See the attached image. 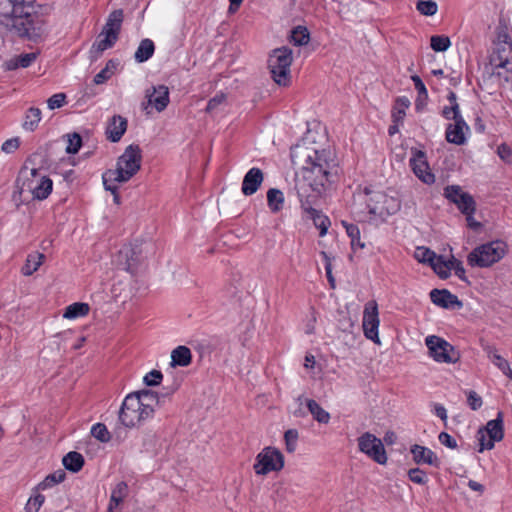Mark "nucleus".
<instances>
[{
    "mask_svg": "<svg viewBox=\"0 0 512 512\" xmlns=\"http://www.w3.org/2000/svg\"><path fill=\"white\" fill-rule=\"evenodd\" d=\"M291 161L301 169L302 176L295 182L301 210L317 207L325 192L339 178V166L329 150H317L305 143L290 150Z\"/></svg>",
    "mask_w": 512,
    "mask_h": 512,
    "instance_id": "nucleus-1",
    "label": "nucleus"
},
{
    "mask_svg": "<svg viewBox=\"0 0 512 512\" xmlns=\"http://www.w3.org/2000/svg\"><path fill=\"white\" fill-rule=\"evenodd\" d=\"M11 11L0 15V24L22 39L39 42L48 33L43 14L36 10L35 0H9Z\"/></svg>",
    "mask_w": 512,
    "mask_h": 512,
    "instance_id": "nucleus-2",
    "label": "nucleus"
},
{
    "mask_svg": "<svg viewBox=\"0 0 512 512\" xmlns=\"http://www.w3.org/2000/svg\"><path fill=\"white\" fill-rule=\"evenodd\" d=\"M142 151L139 145H129L123 154L118 157L115 169H109L103 173L105 181H117L125 183L129 181L141 168Z\"/></svg>",
    "mask_w": 512,
    "mask_h": 512,
    "instance_id": "nucleus-3",
    "label": "nucleus"
},
{
    "mask_svg": "<svg viewBox=\"0 0 512 512\" xmlns=\"http://www.w3.org/2000/svg\"><path fill=\"white\" fill-rule=\"evenodd\" d=\"M293 62V52L289 47L283 46L272 50L268 59V68L271 77L279 86H289L291 83L290 67Z\"/></svg>",
    "mask_w": 512,
    "mask_h": 512,
    "instance_id": "nucleus-4",
    "label": "nucleus"
},
{
    "mask_svg": "<svg viewBox=\"0 0 512 512\" xmlns=\"http://www.w3.org/2000/svg\"><path fill=\"white\" fill-rule=\"evenodd\" d=\"M507 245L505 242L496 240L482 244L467 257V262L472 267H489L500 261L506 254Z\"/></svg>",
    "mask_w": 512,
    "mask_h": 512,
    "instance_id": "nucleus-5",
    "label": "nucleus"
},
{
    "mask_svg": "<svg viewBox=\"0 0 512 512\" xmlns=\"http://www.w3.org/2000/svg\"><path fill=\"white\" fill-rule=\"evenodd\" d=\"M476 438L479 443L478 452L493 449L495 442L504 438L503 412L499 411L495 419L489 420L484 427L479 428Z\"/></svg>",
    "mask_w": 512,
    "mask_h": 512,
    "instance_id": "nucleus-6",
    "label": "nucleus"
},
{
    "mask_svg": "<svg viewBox=\"0 0 512 512\" xmlns=\"http://www.w3.org/2000/svg\"><path fill=\"white\" fill-rule=\"evenodd\" d=\"M284 467V456L274 447H265L256 457L253 469L257 475L278 472Z\"/></svg>",
    "mask_w": 512,
    "mask_h": 512,
    "instance_id": "nucleus-7",
    "label": "nucleus"
},
{
    "mask_svg": "<svg viewBox=\"0 0 512 512\" xmlns=\"http://www.w3.org/2000/svg\"><path fill=\"white\" fill-rule=\"evenodd\" d=\"M425 342L430 356L437 362L456 363L460 359L459 352L443 338L432 335Z\"/></svg>",
    "mask_w": 512,
    "mask_h": 512,
    "instance_id": "nucleus-8",
    "label": "nucleus"
},
{
    "mask_svg": "<svg viewBox=\"0 0 512 512\" xmlns=\"http://www.w3.org/2000/svg\"><path fill=\"white\" fill-rule=\"evenodd\" d=\"M144 411L139 405V399L136 394H128L120 408L119 420L126 427H134L140 424L142 421L148 419V416H144Z\"/></svg>",
    "mask_w": 512,
    "mask_h": 512,
    "instance_id": "nucleus-9",
    "label": "nucleus"
},
{
    "mask_svg": "<svg viewBox=\"0 0 512 512\" xmlns=\"http://www.w3.org/2000/svg\"><path fill=\"white\" fill-rule=\"evenodd\" d=\"M359 450L379 464H385L387 456L383 443L375 435L365 432L358 438Z\"/></svg>",
    "mask_w": 512,
    "mask_h": 512,
    "instance_id": "nucleus-10",
    "label": "nucleus"
},
{
    "mask_svg": "<svg viewBox=\"0 0 512 512\" xmlns=\"http://www.w3.org/2000/svg\"><path fill=\"white\" fill-rule=\"evenodd\" d=\"M379 324L378 304L375 300H370L364 306L362 326L365 337L377 344L380 343Z\"/></svg>",
    "mask_w": 512,
    "mask_h": 512,
    "instance_id": "nucleus-11",
    "label": "nucleus"
},
{
    "mask_svg": "<svg viewBox=\"0 0 512 512\" xmlns=\"http://www.w3.org/2000/svg\"><path fill=\"white\" fill-rule=\"evenodd\" d=\"M444 196L464 215L474 214L476 210V203L473 197L464 192L458 185H448L444 188Z\"/></svg>",
    "mask_w": 512,
    "mask_h": 512,
    "instance_id": "nucleus-12",
    "label": "nucleus"
},
{
    "mask_svg": "<svg viewBox=\"0 0 512 512\" xmlns=\"http://www.w3.org/2000/svg\"><path fill=\"white\" fill-rule=\"evenodd\" d=\"M145 98L147 102L142 103L143 110L150 113L148 108L153 106L157 112H162L169 104V90L165 85L152 86L146 90Z\"/></svg>",
    "mask_w": 512,
    "mask_h": 512,
    "instance_id": "nucleus-13",
    "label": "nucleus"
},
{
    "mask_svg": "<svg viewBox=\"0 0 512 512\" xmlns=\"http://www.w3.org/2000/svg\"><path fill=\"white\" fill-rule=\"evenodd\" d=\"M409 162L410 167L419 180L425 184H433L435 182V176L429 168L426 155L423 151L416 150Z\"/></svg>",
    "mask_w": 512,
    "mask_h": 512,
    "instance_id": "nucleus-14",
    "label": "nucleus"
},
{
    "mask_svg": "<svg viewBox=\"0 0 512 512\" xmlns=\"http://www.w3.org/2000/svg\"><path fill=\"white\" fill-rule=\"evenodd\" d=\"M453 121V123H449L446 127L445 139L451 144L464 145L467 140L466 134L470 131V128L463 117Z\"/></svg>",
    "mask_w": 512,
    "mask_h": 512,
    "instance_id": "nucleus-15",
    "label": "nucleus"
},
{
    "mask_svg": "<svg viewBox=\"0 0 512 512\" xmlns=\"http://www.w3.org/2000/svg\"><path fill=\"white\" fill-rule=\"evenodd\" d=\"M512 60V43L494 44L490 64L495 69L505 68Z\"/></svg>",
    "mask_w": 512,
    "mask_h": 512,
    "instance_id": "nucleus-16",
    "label": "nucleus"
},
{
    "mask_svg": "<svg viewBox=\"0 0 512 512\" xmlns=\"http://www.w3.org/2000/svg\"><path fill=\"white\" fill-rule=\"evenodd\" d=\"M264 180V174L260 168H251L244 176L241 191L245 196H251L257 192Z\"/></svg>",
    "mask_w": 512,
    "mask_h": 512,
    "instance_id": "nucleus-17",
    "label": "nucleus"
},
{
    "mask_svg": "<svg viewBox=\"0 0 512 512\" xmlns=\"http://www.w3.org/2000/svg\"><path fill=\"white\" fill-rule=\"evenodd\" d=\"M139 399V405L142 407L144 411V416H148L151 418L155 412V407L160 405V397L159 395L148 389H144L141 391L133 392Z\"/></svg>",
    "mask_w": 512,
    "mask_h": 512,
    "instance_id": "nucleus-18",
    "label": "nucleus"
},
{
    "mask_svg": "<svg viewBox=\"0 0 512 512\" xmlns=\"http://www.w3.org/2000/svg\"><path fill=\"white\" fill-rule=\"evenodd\" d=\"M430 299L433 304L448 309L453 308L454 306L462 307L461 301H459L458 297L452 294L447 289H433L430 292Z\"/></svg>",
    "mask_w": 512,
    "mask_h": 512,
    "instance_id": "nucleus-19",
    "label": "nucleus"
},
{
    "mask_svg": "<svg viewBox=\"0 0 512 512\" xmlns=\"http://www.w3.org/2000/svg\"><path fill=\"white\" fill-rule=\"evenodd\" d=\"M127 119L120 116L114 115L108 122L106 128L107 139L111 142H118L127 130Z\"/></svg>",
    "mask_w": 512,
    "mask_h": 512,
    "instance_id": "nucleus-20",
    "label": "nucleus"
},
{
    "mask_svg": "<svg viewBox=\"0 0 512 512\" xmlns=\"http://www.w3.org/2000/svg\"><path fill=\"white\" fill-rule=\"evenodd\" d=\"M411 454L413 460L417 464H428L435 467L439 466V459L436 454L429 448L415 444L411 446Z\"/></svg>",
    "mask_w": 512,
    "mask_h": 512,
    "instance_id": "nucleus-21",
    "label": "nucleus"
},
{
    "mask_svg": "<svg viewBox=\"0 0 512 512\" xmlns=\"http://www.w3.org/2000/svg\"><path fill=\"white\" fill-rule=\"evenodd\" d=\"M34 184V180L29 181V189L32 192L33 198L37 200L46 199L52 192L53 182L47 176H42L39 180Z\"/></svg>",
    "mask_w": 512,
    "mask_h": 512,
    "instance_id": "nucleus-22",
    "label": "nucleus"
},
{
    "mask_svg": "<svg viewBox=\"0 0 512 512\" xmlns=\"http://www.w3.org/2000/svg\"><path fill=\"white\" fill-rule=\"evenodd\" d=\"M118 38L114 36L112 33L103 34L102 37H98L97 40L92 44L90 49V58L92 60H97L102 53L112 48L117 42Z\"/></svg>",
    "mask_w": 512,
    "mask_h": 512,
    "instance_id": "nucleus-23",
    "label": "nucleus"
},
{
    "mask_svg": "<svg viewBox=\"0 0 512 512\" xmlns=\"http://www.w3.org/2000/svg\"><path fill=\"white\" fill-rule=\"evenodd\" d=\"M304 214L313 221L314 226L319 229V236L324 237L331 225L330 219L322 213L317 207L303 210Z\"/></svg>",
    "mask_w": 512,
    "mask_h": 512,
    "instance_id": "nucleus-24",
    "label": "nucleus"
},
{
    "mask_svg": "<svg viewBox=\"0 0 512 512\" xmlns=\"http://www.w3.org/2000/svg\"><path fill=\"white\" fill-rule=\"evenodd\" d=\"M123 18H124V13H123L122 9H116V10L112 11L108 16V19H107L101 33L99 34V38L102 37L103 34H108V33H112L114 36H116L118 38L120 30H121Z\"/></svg>",
    "mask_w": 512,
    "mask_h": 512,
    "instance_id": "nucleus-25",
    "label": "nucleus"
},
{
    "mask_svg": "<svg viewBox=\"0 0 512 512\" xmlns=\"http://www.w3.org/2000/svg\"><path fill=\"white\" fill-rule=\"evenodd\" d=\"M37 56L38 54L35 52L24 53L6 60L3 67L6 71H13L20 67L27 68L36 60Z\"/></svg>",
    "mask_w": 512,
    "mask_h": 512,
    "instance_id": "nucleus-26",
    "label": "nucleus"
},
{
    "mask_svg": "<svg viewBox=\"0 0 512 512\" xmlns=\"http://www.w3.org/2000/svg\"><path fill=\"white\" fill-rule=\"evenodd\" d=\"M192 362L191 350L184 345L177 346L171 352V367H187Z\"/></svg>",
    "mask_w": 512,
    "mask_h": 512,
    "instance_id": "nucleus-27",
    "label": "nucleus"
},
{
    "mask_svg": "<svg viewBox=\"0 0 512 512\" xmlns=\"http://www.w3.org/2000/svg\"><path fill=\"white\" fill-rule=\"evenodd\" d=\"M119 256L121 258L125 257L126 259L124 263V270L134 273L140 261V252L135 248L128 246L120 250Z\"/></svg>",
    "mask_w": 512,
    "mask_h": 512,
    "instance_id": "nucleus-28",
    "label": "nucleus"
},
{
    "mask_svg": "<svg viewBox=\"0 0 512 512\" xmlns=\"http://www.w3.org/2000/svg\"><path fill=\"white\" fill-rule=\"evenodd\" d=\"M62 463L65 469L77 473L83 468L85 461L82 454L76 451H70L63 457Z\"/></svg>",
    "mask_w": 512,
    "mask_h": 512,
    "instance_id": "nucleus-29",
    "label": "nucleus"
},
{
    "mask_svg": "<svg viewBox=\"0 0 512 512\" xmlns=\"http://www.w3.org/2000/svg\"><path fill=\"white\" fill-rule=\"evenodd\" d=\"M154 51H155V45H154L153 41L148 38L143 39L140 42V44L134 54L135 61L138 63L146 62L153 56Z\"/></svg>",
    "mask_w": 512,
    "mask_h": 512,
    "instance_id": "nucleus-30",
    "label": "nucleus"
},
{
    "mask_svg": "<svg viewBox=\"0 0 512 512\" xmlns=\"http://www.w3.org/2000/svg\"><path fill=\"white\" fill-rule=\"evenodd\" d=\"M411 80L414 83L415 89L418 92V96L415 101V108L417 111L423 110L424 106L427 104L428 100V92L423 83L422 79L418 75L411 76Z\"/></svg>",
    "mask_w": 512,
    "mask_h": 512,
    "instance_id": "nucleus-31",
    "label": "nucleus"
},
{
    "mask_svg": "<svg viewBox=\"0 0 512 512\" xmlns=\"http://www.w3.org/2000/svg\"><path fill=\"white\" fill-rule=\"evenodd\" d=\"M41 110L36 107L29 108L24 117L22 127L24 130L33 132L37 129L39 122L41 121Z\"/></svg>",
    "mask_w": 512,
    "mask_h": 512,
    "instance_id": "nucleus-32",
    "label": "nucleus"
},
{
    "mask_svg": "<svg viewBox=\"0 0 512 512\" xmlns=\"http://www.w3.org/2000/svg\"><path fill=\"white\" fill-rule=\"evenodd\" d=\"M45 259L44 254L42 253H32L27 256L26 262L22 267V274L25 276H31L34 272H36L39 267L42 265Z\"/></svg>",
    "mask_w": 512,
    "mask_h": 512,
    "instance_id": "nucleus-33",
    "label": "nucleus"
},
{
    "mask_svg": "<svg viewBox=\"0 0 512 512\" xmlns=\"http://www.w3.org/2000/svg\"><path fill=\"white\" fill-rule=\"evenodd\" d=\"M306 406L313 419L318 423L327 424L330 420V414L324 410L315 400L307 399Z\"/></svg>",
    "mask_w": 512,
    "mask_h": 512,
    "instance_id": "nucleus-34",
    "label": "nucleus"
},
{
    "mask_svg": "<svg viewBox=\"0 0 512 512\" xmlns=\"http://www.w3.org/2000/svg\"><path fill=\"white\" fill-rule=\"evenodd\" d=\"M267 204L273 213H277L282 210L284 204L283 192L277 188L269 189L267 192Z\"/></svg>",
    "mask_w": 512,
    "mask_h": 512,
    "instance_id": "nucleus-35",
    "label": "nucleus"
},
{
    "mask_svg": "<svg viewBox=\"0 0 512 512\" xmlns=\"http://www.w3.org/2000/svg\"><path fill=\"white\" fill-rule=\"evenodd\" d=\"M90 307L87 303L75 302L66 307L63 317L66 319H76L86 316L89 313Z\"/></svg>",
    "mask_w": 512,
    "mask_h": 512,
    "instance_id": "nucleus-36",
    "label": "nucleus"
},
{
    "mask_svg": "<svg viewBox=\"0 0 512 512\" xmlns=\"http://www.w3.org/2000/svg\"><path fill=\"white\" fill-rule=\"evenodd\" d=\"M342 225L344 226L347 235L351 239V247L353 250L359 248L362 249L365 247V244L361 242L360 239V230L357 225L348 223L346 221H342Z\"/></svg>",
    "mask_w": 512,
    "mask_h": 512,
    "instance_id": "nucleus-37",
    "label": "nucleus"
},
{
    "mask_svg": "<svg viewBox=\"0 0 512 512\" xmlns=\"http://www.w3.org/2000/svg\"><path fill=\"white\" fill-rule=\"evenodd\" d=\"M450 259L445 260L442 255H438L430 266L434 272L441 278L447 279L450 276Z\"/></svg>",
    "mask_w": 512,
    "mask_h": 512,
    "instance_id": "nucleus-38",
    "label": "nucleus"
},
{
    "mask_svg": "<svg viewBox=\"0 0 512 512\" xmlns=\"http://www.w3.org/2000/svg\"><path fill=\"white\" fill-rule=\"evenodd\" d=\"M310 33L304 26H297L291 31V42L296 46L308 44Z\"/></svg>",
    "mask_w": 512,
    "mask_h": 512,
    "instance_id": "nucleus-39",
    "label": "nucleus"
},
{
    "mask_svg": "<svg viewBox=\"0 0 512 512\" xmlns=\"http://www.w3.org/2000/svg\"><path fill=\"white\" fill-rule=\"evenodd\" d=\"M484 350L487 352L489 359L499 370L502 372L504 370H509V362L498 353L496 348L486 346Z\"/></svg>",
    "mask_w": 512,
    "mask_h": 512,
    "instance_id": "nucleus-40",
    "label": "nucleus"
},
{
    "mask_svg": "<svg viewBox=\"0 0 512 512\" xmlns=\"http://www.w3.org/2000/svg\"><path fill=\"white\" fill-rule=\"evenodd\" d=\"M65 477H66L65 471L62 469H59V470L55 471L54 473L46 476L45 479L41 483H39L38 487L42 490H45V489L50 488L58 483L63 482Z\"/></svg>",
    "mask_w": 512,
    "mask_h": 512,
    "instance_id": "nucleus-41",
    "label": "nucleus"
},
{
    "mask_svg": "<svg viewBox=\"0 0 512 512\" xmlns=\"http://www.w3.org/2000/svg\"><path fill=\"white\" fill-rule=\"evenodd\" d=\"M450 45V39L445 35H433L430 39V46L435 52H444Z\"/></svg>",
    "mask_w": 512,
    "mask_h": 512,
    "instance_id": "nucleus-42",
    "label": "nucleus"
},
{
    "mask_svg": "<svg viewBox=\"0 0 512 512\" xmlns=\"http://www.w3.org/2000/svg\"><path fill=\"white\" fill-rule=\"evenodd\" d=\"M91 434L102 443H107L111 439L110 432L108 431L106 425L102 423L94 424L91 428Z\"/></svg>",
    "mask_w": 512,
    "mask_h": 512,
    "instance_id": "nucleus-43",
    "label": "nucleus"
},
{
    "mask_svg": "<svg viewBox=\"0 0 512 512\" xmlns=\"http://www.w3.org/2000/svg\"><path fill=\"white\" fill-rule=\"evenodd\" d=\"M416 8L422 15L433 16L436 14L438 6L437 3L432 0H419L416 4Z\"/></svg>",
    "mask_w": 512,
    "mask_h": 512,
    "instance_id": "nucleus-44",
    "label": "nucleus"
},
{
    "mask_svg": "<svg viewBox=\"0 0 512 512\" xmlns=\"http://www.w3.org/2000/svg\"><path fill=\"white\" fill-rule=\"evenodd\" d=\"M438 255L426 247H418L415 251V258L421 263L431 264Z\"/></svg>",
    "mask_w": 512,
    "mask_h": 512,
    "instance_id": "nucleus-45",
    "label": "nucleus"
},
{
    "mask_svg": "<svg viewBox=\"0 0 512 512\" xmlns=\"http://www.w3.org/2000/svg\"><path fill=\"white\" fill-rule=\"evenodd\" d=\"M298 438L299 434L296 429H288L285 431L284 440L287 452L293 453L296 450Z\"/></svg>",
    "mask_w": 512,
    "mask_h": 512,
    "instance_id": "nucleus-46",
    "label": "nucleus"
},
{
    "mask_svg": "<svg viewBox=\"0 0 512 512\" xmlns=\"http://www.w3.org/2000/svg\"><path fill=\"white\" fill-rule=\"evenodd\" d=\"M441 115L446 120H456L458 118H462L463 117L462 114H461V111H460L459 104H455L454 106L453 105L444 106L442 111H441Z\"/></svg>",
    "mask_w": 512,
    "mask_h": 512,
    "instance_id": "nucleus-47",
    "label": "nucleus"
},
{
    "mask_svg": "<svg viewBox=\"0 0 512 512\" xmlns=\"http://www.w3.org/2000/svg\"><path fill=\"white\" fill-rule=\"evenodd\" d=\"M82 145V138L78 133H73L68 136V145L66 147V152L68 154H76Z\"/></svg>",
    "mask_w": 512,
    "mask_h": 512,
    "instance_id": "nucleus-48",
    "label": "nucleus"
},
{
    "mask_svg": "<svg viewBox=\"0 0 512 512\" xmlns=\"http://www.w3.org/2000/svg\"><path fill=\"white\" fill-rule=\"evenodd\" d=\"M45 501V497L42 494H37L34 497H30L26 506V512H37Z\"/></svg>",
    "mask_w": 512,
    "mask_h": 512,
    "instance_id": "nucleus-49",
    "label": "nucleus"
},
{
    "mask_svg": "<svg viewBox=\"0 0 512 512\" xmlns=\"http://www.w3.org/2000/svg\"><path fill=\"white\" fill-rule=\"evenodd\" d=\"M409 480L413 483L424 485L427 483L426 473L419 468H412L408 471Z\"/></svg>",
    "mask_w": 512,
    "mask_h": 512,
    "instance_id": "nucleus-50",
    "label": "nucleus"
},
{
    "mask_svg": "<svg viewBox=\"0 0 512 512\" xmlns=\"http://www.w3.org/2000/svg\"><path fill=\"white\" fill-rule=\"evenodd\" d=\"M109 64H113V60H109L106 63V66L99 73H97L94 76L93 82L96 85L103 84L104 82H106L108 79L111 78L113 71L109 69Z\"/></svg>",
    "mask_w": 512,
    "mask_h": 512,
    "instance_id": "nucleus-51",
    "label": "nucleus"
},
{
    "mask_svg": "<svg viewBox=\"0 0 512 512\" xmlns=\"http://www.w3.org/2000/svg\"><path fill=\"white\" fill-rule=\"evenodd\" d=\"M128 486L125 482H119L111 492L112 501H123L127 496Z\"/></svg>",
    "mask_w": 512,
    "mask_h": 512,
    "instance_id": "nucleus-52",
    "label": "nucleus"
},
{
    "mask_svg": "<svg viewBox=\"0 0 512 512\" xmlns=\"http://www.w3.org/2000/svg\"><path fill=\"white\" fill-rule=\"evenodd\" d=\"M66 103V95L64 93H57L52 95L47 100V105L50 110L62 107Z\"/></svg>",
    "mask_w": 512,
    "mask_h": 512,
    "instance_id": "nucleus-53",
    "label": "nucleus"
},
{
    "mask_svg": "<svg viewBox=\"0 0 512 512\" xmlns=\"http://www.w3.org/2000/svg\"><path fill=\"white\" fill-rule=\"evenodd\" d=\"M162 378L163 375L159 370H152L145 375L143 380L147 386H157L161 383Z\"/></svg>",
    "mask_w": 512,
    "mask_h": 512,
    "instance_id": "nucleus-54",
    "label": "nucleus"
},
{
    "mask_svg": "<svg viewBox=\"0 0 512 512\" xmlns=\"http://www.w3.org/2000/svg\"><path fill=\"white\" fill-rule=\"evenodd\" d=\"M449 267H450V271L454 270L455 275L458 276L461 280L467 281V278L465 276V269L460 260H458L452 256L450 259Z\"/></svg>",
    "mask_w": 512,
    "mask_h": 512,
    "instance_id": "nucleus-55",
    "label": "nucleus"
},
{
    "mask_svg": "<svg viewBox=\"0 0 512 512\" xmlns=\"http://www.w3.org/2000/svg\"><path fill=\"white\" fill-rule=\"evenodd\" d=\"M467 403L473 411H476L481 408L483 401L481 396H479L475 391L470 390L467 393Z\"/></svg>",
    "mask_w": 512,
    "mask_h": 512,
    "instance_id": "nucleus-56",
    "label": "nucleus"
},
{
    "mask_svg": "<svg viewBox=\"0 0 512 512\" xmlns=\"http://www.w3.org/2000/svg\"><path fill=\"white\" fill-rule=\"evenodd\" d=\"M496 35L494 44L512 43L506 26L499 25L496 29Z\"/></svg>",
    "mask_w": 512,
    "mask_h": 512,
    "instance_id": "nucleus-57",
    "label": "nucleus"
},
{
    "mask_svg": "<svg viewBox=\"0 0 512 512\" xmlns=\"http://www.w3.org/2000/svg\"><path fill=\"white\" fill-rule=\"evenodd\" d=\"M497 154L505 163L512 164V149L507 144L499 145Z\"/></svg>",
    "mask_w": 512,
    "mask_h": 512,
    "instance_id": "nucleus-58",
    "label": "nucleus"
},
{
    "mask_svg": "<svg viewBox=\"0 0 512 512\" xmlns=\"http://www.w3.org/2000/svg\"><path fill=\"white\" fill-rule=\"evenodd\" d=\"M438 440L442 445H444L450 449L457 448L456 440L447 432H441L438 436Z\"/></svg>",
    "mask_w": 512,
    "mask_h": 512,
    "instance_id": "nucleus-59",
    "label": "nucleus"
},
{
    "mask_svg": "<svg viewBox=\"0 0 512 512\" xmlns=\"http://www.w3.org/2000/svg\"><path fill=\"white\" fill-rule=\"evenodd\" d=\"M226 99V96L224 93L216 94L213 98H211L206 106L207 112H212L214 109H216L220 104H222Z\"/></svg>",
    "mask_w": 512,
    "mask_h": 512,
    "instance_id": "nucleus-60",
    "label": "nucleus"
},
{
    "mask_svg": "<svg viewBox=\"0 0 512 512\" xmlns=\"http://www.w3.org/2000/svg\"><path fill=\"white\" fill-rule=\"evenodd\" d=\"M117 181H105L103 180V185L107 191H110L114 196V202L116 204L120 203V196L118 194V186L115 184Z\"/></svg>",
    "mask_w": 512,
    "mask_h": 512,
    "instance_id": "nucleus-61",
    "label": "nucleus"
},
{
    "mask_svg": "<svg viewBox=\"0 0 512 512\" xmlns=\"http://www.w3.org/2000/svg\"><path fill=\"white\" fill-rule=\"evenodd\" d=\"M18 147H19V139L12 138V139L6 140L2 144V151H4L5 153H13Z\"/></svg>",
    "mask_w": 512,
    "mask_h": 512,
    "instance_id": "nucleus-62",
    "label": "nucleus"
},
{
    "mask_svg": "<svg viewBox=\"0 0 512 512\" xmlns=\"http://www.w3.org/2000/svg\"><path fill=\"white\" fill-rule=\"evenodd\" d=\"M434 413L436 416H438L444 422L447 421V410L443 405L435 404L434 405Z\"/></svg>",
    "mask_w": 512,
    "mask_h": 512,
    "instance_id": "nucleus-63",
    "label": "nucleus"
},
{
    "mask_svg": "<svg viewBox=\"0 0 512 512\" xmlns=\"http://www.w3.org/2000/svg\"><path fill=\"white\" fill-rule=\"evenodd\" d=\"M410 105V101L406 97H398L396 99V107L395 109H403L405 111L406 108H408Z\"/></svg>",
    "mask_w": 512,
    "mask_h": 512,
    "instance_id": "nucleus-64",
    "label": "nucleus"
}]
</instances>
